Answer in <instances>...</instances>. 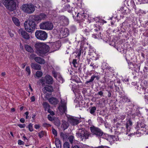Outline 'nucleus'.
Listing matches in <instances>:
<instances>
[{
  "instance_id": "nucleus-1",
  "label": "nucleus",
  "mask_w": 148,
  "mask_h": 148,
  "mask_svg": "<svg viewBox=\"0 0 148 148\" xmlns=\"http://www.w3.org/2000/svg\"><path fill=\"white\" fill-rule=\"evenodd\" d=\"M34 47L36 49V53L42 57L46 56L49 50V46L42 43H36L35 44Z\"/></svg>"
},
{
  "instance_id": "nucleus-2",
  "label": "nucleus",
  "mask_w": 148,
  "mask_h": 148,
  "mask_svg": "<svg viewBox=\"0 0 148 148\" xmlns=\"http://www.w3.org/2000/svg\"><path fill=\"white\" fill-rule=\"evenodd\" d=\"M132 124V121L129 119L127 121L126 124L117 123L116 125V127L118 130H120L121 132H124L125 131V127L127 130V131H129Z\"/></svg>"
},
{
  "instance_id": "nucleus-3",
  "label": "nucleus",
  "mask_w": 148,
  "mask_h": 148,
  "mask_svg": "<svg viewBox=\"0 0 148 148\" xmlns=\"http://www.w3.org/2000/svg\"><path fill=\"white\" fill-rule=\"evenodd\" d=\"M2 2L6 8L10 11L15 9L16 5L14 0H2Z\"/></svg>"
},
{
  "instance_id": "nucleus-4",
  "label": "nucleus",
  "mask_w": 148,
  "mask_h": 148,
  "mask_svg": "<svg viewBox=\"0 0 148 148\" xmlns=\"http://www.w3.org/2000/svg\"><path fill=\"white\" fill-rule=\"evenodd\" d=\"M24 26L25 29L29 32H32L34 30L36 25L35 22L32 20H30L27 24V22L25 21L24 23Z\"/></svg>"
},
{
  "instance_id": "nucleus-5",
  "label": "nucleus",
  "mask_w": 148,
  "mask_h": 148,
  "mask_svg": "<svg viewBox=\"0 0 148 148\" xmlns=\"http://www.w3.org/2000/svg\"><path fill=\"white\" fill-rule=\"evenodd\" d=\"M23 10L28 14L33 13L35 11V6L32 3L23 5L22 6Z\"/></svg>"
},
{
  "instance_id": "nucleus-6",
  "label": "nucleus",
  "mask_w": 148,
  "mask_h": 148,
  "mask_svg": "<svg viewBox=\"0 0 148 148\" xmlns=\"http://www.w3.org/2000/svg\"><path fill=\"white\" fill-rule=\"evenodd\" d=\"M39 26L40 29L43 30H52L53 28V23L49 21L42 22L40 24Z\"/></svg>"
},
{
  "instance_id": "nucleus-7",
  "label": "nucleus",
  "mask_w": 148,
  "mask_h": 148,
  "mask_svg": "<svg viewBox=\"0 0 148 148\" xmlns=\"http://www.w3.org/2000/svg\"><path fill=\"white\" fill-rule=\"evenodd\" d=\"M90 135V133L85 130H81L80 132L76 133V135L77 137L82 141H85L86 139H88Z\"/></svg>"
},
{
  "instance_id": "nucleus-8",
  "label": "nucleus",
  "mask_w": 148,
  "mask_h": 148,
  "mask_svg": "<svg viewBox=\"0 0 148 148\" xmlns=\"http://www.w3.org/2000/svg\"><path fill=\"white\" fill-rule=\"evenodd\" d=\"M91 132L93 135H95L96 137H100L103 134V132L99 128L92 126L90 127Z\"/></svg>"
},
{
  "instance_id": "nucleus-9",
  "label": "nucleus",
  "mask_w": 148,
  "mask_h": 148,
  "mask_svg": "<svg viewBox=\"0 0 148 148\" xmlns=\"http://www.w3.org/2000/svg\"><path fill=\"white\" fill-rule=\"evenodd\" d=\"M35 35L38 39L43 40H46L47 37L46 32L41 30H37L35 33Z\"/></svg>"
},
{
  "instance_id": "nucleus-10",
  "label": "nucleus",
  "mask_w": 148,
  "mask_h": 148,
  "mask_svg": "<svg viewBox=\"0 0 148 148\" xmlns=\"http://www.w3.org/2000/svg\"><path fill=\"white\" fill-rule=\"evenodd\" d=\"M61 99L60 104L59 105L58 109L61 114H63L67 111L66 101L64 99Z\"/></svg>"
},
{
  "instance_id": "nucleus-11",
  "label": "nucleus",
  "mask_w": 148,
  "mask_h": 148,
  "mask_svg": "<svg viewBox=\"0 0 148 148\" xmlns=\"http://www.w3.org/2000/svg\"><path fill=\"white\" fill-rule=\"evenodd\" d=\"M146 127V126L145 124L144 120L142 119V121L139 120L135 128L137 131L140 130L146 131V129L147 128Z\"/></svg>"
},
{
  "instance_id": "nucleus-12",
  "label": "nucleus",
  "mask_w": 148,
  "mask_h": 148,
  "mask_svg": "<svg viewBox=\"0 0 148 148\" xmlns=\"http://www.w3.org/2000/svg\"><path fill=\"white\" fill-rule=\"evenodd\" d=\"M58 20V21L60 23V25L63 26H66L69 23L68 19L64 16H59Z\"/></svg>"
},
{
  "instance_id": "nucleus-13",
  "label": "nucleus",
  "mask_w": 148,
  "mask_h": 148,
  "mask_svg": "<svg viewBox=\"0 0 148 148\" xmlns=\"http://www.w3.org/2000/svg\"><path fill=\"white\" fill-rule=\"evenodd\" d=\"M97 80H99L100 78V77L98 75V73L96 72L95 74L92 75L90 77V79L88 81H86L85 84H86L89 86L90 85L91 83H92L95 78Z\"/></svg>"
},
{
  "instance_id": "nucleus-14",
  "label": "nucleus",
  "mask_w": 148,
  "mask_h": 148,
  "mask_svg": "<svg viewBox=\"0 0 148 148\" xmlns=\"http://www.w3.org/2000/svg\"><path fill=\"white\" fill-rule=\"evenodd\" d=\"M68 121L71 125H77L80 122L79 119L72 116L68 118Z\"/></svg>"
},
{
  "instance_id": "nucleus-15",
  "label": "nucleus",
  "mask_w": 148,
  "mask_h": 148,
  "mask_svg": "<svg viewBox=\"0 0 148 148\" xmlns=\"http://www.w3.org/2000/svg\"><path fill=\"white\" fill-rule=\"evenodd\" d=\"M30 57L31 58L34 59L36 62L39 64H42L45 63V61L43 59L39 57H35V55L34 54H31Z\"/></svg>"
},
{
  "instance_id": "nucleus-16",
  "label": "nucleus",
  "mask_w": 148,
  "mask_h": 148,
  "mask_svg": "<svg viewBox=\"0 0 148 148\" xmlns=\"http://www.w3.org/2000/svg\"><path fill=\"white\" fill-rule=\"evenodd\" d=\"M86 16H85L84 13H78L77 15V20L81 21L79 22V25L82 26L83 24L84 23L83 21L84 20V18H86Z\"/></svg>"
},
{
  "instance_id": "nucleus-17",
  "label": "nucleus",
  "mask_w": 148,
  "mask_h": 148,
  "mask_svg": "<svg viewBox=\"0 0 148 148\" xmlns=\"http://www.w3.org/2000/svg\"><path fill=\"white\" fill-rule=\"evenodd\" d=\"M18 32L24 39L27 40L29 38V36L28 34L23 29H20L18 30Z\"/></svg>"
},
{
  "instance_id": "nucleus-18",
  "label": "nucleus",
  "mask_w": 148,
  "mask_h": 148,
  "mask_svg": "<svg viewBox=\"0 0 148 148\" xmlns=\"http://www.w3.org/2000/svg\"><path fill=\"white\" fill-rule=\"evenodd\" d=\"M43 93L47 95L48 92L51 93L53 91V89L52 86H46L42 89Z\"/></svg>"
},
{
  "instance_id": "nucleus-19",
  "label": "nucleus",
  "mask_w": 148,
  "mask_h": 148,
  "mask_svg": "<svg viewBox=\"0 0 148 148\" xmlns=\"http://www.w3.org/2000/svg\"><path fill=\"white\" fill-rule=\"evenodd\" d=\"M46 83L49 84H52L53 82L52 77L49 75H47L45 77Z\"/></svg>"
},
{
  "instance_id": "nucleus-20",
  "label": "nucleus",
  "mask_w": 148,
  "mask_h": 148,
  "mask_svg": "<svg viewBox=\"0 0 148 148\" xmlns=\"http://www.w3.org/2000/svg\"><path fill=\"white\" fill-rule=\"evenodd\" d=\"M92 32H95V33L93 35V36H95L94 37L95 38L99 39H102V35L101 34V33L99 32V30L98 31V30H97L96 29H92Z\"/></svg>"
},
{
  "instance_id": "nucleus-21",
  "label": "nucleus",
  "mask_w": 148,
  "mask_h": 148,
  "mask_svg": "<svg viewBox=\"0 0 148 148\" xmlns=\"http://www.w3.org/2000/svg\"><path fill=\"white\" fill-rule=\"evenodd\" d=\"M49 102L51 104L55 105L58 103L59 101L55 97H51L48 99Z\"/></svg>"
},
{
  "instance_id": "nucleus-22",
  "label": "nucleus",
  "mask_w": 148,
  "mask_h": 148,
  "mask_svg": "<svg viewBox=\"0 0 148 148\" xmlns=\"http://www.w3.org/2000/svg\"><path fill=\"white\" fill-rule=\"evenodd\" d=\"M31 66L32 69L36 70H40L41 67L40 64L34 63H32L31 64Z\"/></svg>"
},
{
  "instance_id": "nucleus-23",
  "label": "nucleus",
  "mask_w": 148,
  "mask_h": 148,
  "mask_svg": "<svg viewBox=\"0 0 148 148\" xmlns=\"http://www.w3.org/2000/svg\"><path fill=\"white\" fill-rule=\"evenodd\" d=\"M69 125L68 123L64 120L62 121V124L61 127L63 128L64 130L66 129L69 127Z\"/></svg>"
},
{
  "instance_id": "nucleus-24",
  "label": "nucleus",
  "mask_w": 148,
  "mask_h": 148,
  "mask_svg": "<svg viewBox=\"0 0 148 148\" xmlns=\"http://www.w3.org/2000/svg\"><path fill=\"white\" fill-rule=\"evenodd\" d=\"M60 136L63 140H66L68 137L67 134L62 132L60 134Z\"/></svg>"
},
{
  "instance_id": "nucleus-25",
  "label": "nucleus",
  "mask_w": 148,
  "mask_h": 148,
  "mask_svg": "<svg viewBox=\"0 0 148 148\" xmlns=\"http://www.w3.org/2000/svg\"><path fill=\"white\" fill-rule=\"evenodd\" d=\"M12 20L13 23L16 26H18L20 25V22L18 18L13 17L12 18Z\"/></svg>"
},
{
  "instance_id": "nucleus-26",
  "label": "nucleus",
  "mask_w": 148,
  "mask_h": 148,
  "mask_svg": "<svg viewBox=\"0 0 148 148\" xmlns=\"http://www.w3.org/2000/svg\"><path fill=\"white\" fill-rule=\"evenodd\" d=\"M43 105L45 111H47L50 108V105L46 102H44Z\"/></svg>"
},
{
  "instance_id": "nucleus-27",
  "label": "nucleus",
  "mask_w": 148,
  "mask_h": 148,
  "mask_svg": "<svg viewBox=\"0 0 148 148\" xmlns=\"http://www.w3.org/2000/svg\"><path fill=\"white\" fill-rule=\"evenodd\" d=\"M122 100L124 103L130 102V99L126 96H124L122 97Z\"/></svg>"
},
{
  "instance_id": "nucleus-28",
  "label": "nucleus",
  "mask_w": 148,
  "mask_h": 148,
  "mask_svg": "<svg viewBox=\"0 0 148 148\" xmlns=\"http://www.w3.org/2000/svg\"><path fill=\"white\" fill-rule=\"evenodd\" d=\"M26 50L28 52L30 53H32L34 52L33 49L28 45H26L25 46Z\"/></svg>"
},
{
  "instance_id": "nucleus-29",
  "label": "nucleus",
  "mask_w": 148,
  "mask_h": 148,
  "mask_svg": "<svg viewBox=\"0 0 148 148\" xmlns=\"http://www.w3.org/2000/svg\"><path fill=\"white\" fill-rule=\"evenodd\" d=\"M71 7L70 5L69 4H67L65 5L64 8L65 10H67L69 12H71V10L69 9Z\"/></svg>"
},
{
  "instance_id": "nucleus-30",
  "label": "nucleus",
  "mask_w": 148,
  "mask_h": 148,
  "mask_svg": "<svg viewBox=\"0 0 148 148\" xmlns=\"http://www.w3.org/2000/svg\"><path fill=\"white\" fill-rule=\"evenodd\" d=\"M54 123L55 125L57 126H59L60 125V121L59 119H56L54 120Z\"/></svg>"
},
{
  "instance_id": "nucleus-31",
  "label": "nucleus",
  "mask_w": 148,
  "mask_h": 148,
  "mask_svg": "<svg viewBox=\"0 0 148 148\" xmlns=\"http://www.w3.org/2000/svg\"><path fill=\"white\" fill-rule=\"evenodd\" d=\"M96 110V108L95 106L92 107L90 110V113L92 114H94V113Z\"/></svg>"
},
{
  "instance_id": "nucleus-32",
  "label": "nucleus",
  "mask_w": 148,
  "mask_h": 148,
  "mask_svg": "<svg viewBox=\"0 0 148 148\" xmlns=\"http://www.w3.org/2000/svg\"><path fill=\"white\" fill-rule=\"evenodd\" d=\"M42 75V72L40 71H37L36 72V76L38 78L41 77Z\"/></svg>"
},
{
  "instance_id": "nucleus-33",
  "label": "nucleus",
  "mask_w": 148,
  "mask_h": 148,
  "mask_svg": "<svg viewBox=\"0 0 148 148\" xmlns=\"http://www.w3.org/2000/svg\"><path fill=\"white\" fill-rule=\"evenodd\" d=\"M39 16V18H40L41 20L47 17V15L44 13H41Z\"/></svg>"
},
{
  "instance_id": "nucleus-34",
  "label": "nucleus",
  "mask_w": 148,
  "mask_h": 148,
  "mask_svg": "<svg viewBox=\"0 0 148 148\" xmlns=\"http://www.w3.org/2000/svg\"><path fill=\"white\" fill-rule=\"evenodd\" d=\"M63 148H70V145L68 142H65L63 145Z\"/></svg>"
},
{
  "instance_id": "nucleus-35",
  "label": "nucleus",
  "mask_w": 148,
  "mask_h": 148,
  "mask_svg": "<svg viewBox=\"0 0 148 148\" xmlns=\"http://www.w3.org/2000/svg\"><path fill=\"white\" fill-rule=\"evenodd\" d=\"M68 139L71 143L72 144L73 142V141L74 139V137L72 135L70 136L68 138Z\"/></svg>"
},
{
  "instance_id": "nucleus-36",
  "label": "nucleus",
  "mask_w": 148,
  "mask_h": 148,
  "mask_svg": "<svg viewBox=\"0 0 148 148\" xmlns=\"http://www.w3.org/2000/svg\"><path fill=\"white\" fill-rule=\"evenodd\" d=\"M28 128L30 132H32L33 131V124L32 123H30L29 124Z\"/></svg>"
},
{
  "instance_id": "nucleus-37",
  "label": "nucleus",
  "mask_w": 148,
  "mask_h": 148,
  "mask_svg": "<svg viewBox=\"0 0 148 148\" xmlns=\"http://www.w3.org/2000/svg\"><path fill=\"white\" fill-rule=\"evenodd\" d=\"M45 79L44 78H41L40 79V82L42 84V86H43L45 84Z\"/></svg>"
},
{
  "instance_id": "nucleus-38",
  "label": "nucleus",
  "mask_w": 148,
  "mask_h": 148,
  "mask_svg": "<svg viewBox=\"0 0 148 148\" xmlns=\"http://www.w3.org/2000/svg\"><path fill=\"white\" fill-rule=\"evenodd\" d=\"M44 135V132L43 131L40 132L38 133V136L40 138L42 137Z\"/></svg>"
},
{
  "instance_id": "nucleus-39",
  "label": "nucleus",
  "mask_w": 148,
  "mask_h": 148,
  "mask_svg": "<svg viewBox=\"0 0 148 148\" xmlns=\"http://www.w3.org/2000/svg\"><path fill=\"white\" fill-rule=\"evenodd\" d=\"M26 71L28 73V75H29L31 74V70L29 66H27L26 67Z\"/></svg>"
},
{
  "instance_id": "nucleus-40",
  "label": "nucleus",
  "mask_w": 148,
  "mask_h": 148,
  "mask_svg": "<svg viewBox=\"0 0 148 148\" xmlns=\"http://www.w3.org/2000/svg\"><path fill=\"white\" fill-rule=\"evenodd\" d=\"M42 126L44 127H49L51 126V125L50 124L46 123H44L43 124Z\"/></svg>"
},
{
  "instance_id": "nucleus-41",
  "label": "nucleus",
  "mask_w": 148,
  "mask_h": 148,
  "mask_svg": "<svg viewBox=\"0 0 148 148\" xmlns=\"http://www.w3.org/2000/svg\"><path fill=\"white\" fill-rule=\"evenodd\" d=\"M17 125L21 128H24L25 127V124H17Z\"/></svg>"
},
{
  "instance_id": "nucleus-42",
  "label": "nucleus",
  "mask_w": 148,
  "mask_h": 148,
  "mask_svg": "<svg viewBox=\"0 0 148 148\" xmlns=\"http://www.w3.org/2000/svg\"><path fill=\"white\" fill-rule=\"evenodd\" d=\"M52 133L55 136H57V132L56 130L54 129L53 128L52 130Z\"/></svg>"
},
{
  "instance_id": "nucleus-43",
  "label": "nucleus",
  "mask_w": 148,
  "mask_h": 148,
  "mask_svg": "<svg viewBox=\"0 0 148 148\" xmlns=\"http://www.w3.org/2000/svg\"><path fill=\"white\" fill-rule=\"evenodd\" d=\"M70 29L71 30L72 32H74L76 31V28L73 25L71 26V27H70Z\"/></svg>"
},
{
  "instance_id": "nucleus-44",
  "label": "nucleus",
  "mask_w": 148,
  "mask_h": 148,
  "mask_svg": "<svg viewBox=\"0 0 148 148\" xmlns=\"http://www.w3.org/2000/svg\"><path fill=\"white\" fill-rule=\"evenodd\" d=\"M55 143L56 145H59V144H61L60 140L59 139L57 138L56 139Z\"/></svg>"
},
{
  "instance_id": "nucleus-45",
  "label": "nucleus",
  "mask_w": 148,
  "mask_h": 148,
  "mask_svg": "<svg viewBox=\"0 0 148 148\" xmlns=\"http://www.w3.org/2000/svg\"><path fill=\"white\" fill-rule=\"evenodd\" d=\"M90 66H92V69H95L97 67V66H96V65H94V63H93L92 62H91L90 65Z\"/></svg>"
},
{
  "instance_id": "nucleus-46",
  "label": "nucleus",
  "mask_w": 148,
  "mask_h": 148,
  "mask_svg": "<svg viewBox=\"0 0 148 148\" xmlns=\"http://www.w3.org/2000/svg\"><path fill=\"white\" fill-rule=\"evenodd\" d=\"M47 111L49 113H50V114L51 115H54V112L53 111H52L50 108L47 110Z\"/></svg>"
},
{
  "instance_id": "nucleus-47",
  "label": "nucleus",
  "mask_w": 148,
  "mask_h": 148,
  "mask_svg": "<svg viewBox=\"0 0 148 148\" xmlns=\"http://www.w3.org/2000/svg\"><path fill=\"white\" fill-rule=\"evenodd\" d=\"M34 20L37 21H39L41 20V19L39 18V16H36L34 18Z\"/></svg>"
},
{
  "instance_id": "nucleus-48",
  "label": "nucleus",
  "mask_w": 148,
  "mask_h": 148,
  "mask_svg": "<svg viewBox=\"0 0 148 148\" xmlns=\"http://www.w3.org/2000/svg\"><path fill=\"white\" fill-rule=\"evenodd\" d=\"M48 118L49 120L51 121H52L53 120V118L51 117L49 115L48 116Z\"/></svg>"
},
{
  "instance_id": "nucleus-49",
  "label": "nucleus",
  "mask_w": 148,
  "mask_h": 148,
  "mask_svg": "<svg viewBox=\"0 0 148 148\" xmlns=\"http://www.w3.org/2000/svg\"><path fill=\"white\" fill-rule=\"evenodd\" d=\"M144 92V94H145L147 92L146 91L147 87H143L142 88Z\"/></svg>"
},
{
  "instance_id": "nucleus-50",
  "label": "nucleus",
  "mask_w": 148,
  "mask_h": 148,
  "mask_svg": "<svg viewBox=\"0 0 148 148\" xmlns=\"http://www.w3.org/2000/svg\"><path fill=\"white\" fill-rule=\"evenodd\" d=\"M81 49H79V50H78V52L77 53V56H78L79 57L81 55Z\"/></svg>"
},
{
  "instance_id": "nucleus-51",
  "label": "nucleus",
  "mask_w": 148,
  "mask_h": 148,
  "mask_svg": "<svg viewBox=\"0 0 148 148\" xmlns=\"http://www.w3.org/2000/svg\"><path fill=\"white\" fill-rule=\"evenodd\" d=\"M116 91L119 92V87L116 85H114Z\"/></svg>"
},
{
  "instance_id": "nucleus-52",
  "label": "nucleus",
  "mask_w": 148,
  "mask_h": 148,
  "mask_svg": "<svg viewBox=\"0 0 148 148\" xmlns=\"http://www.w3.org/2000/svg\"><path fill=\"white\" fill-rule=\"evenodd\" d=\"M40 126L39 124H36L34 125V127L36 129H38L40 127Z\"/></svg>"
},
{
  "instance_id": "nucleus-53",
  "label": "nucleus",
  "mask_w": 148,
  "mask_h": 148,
  "mask_svg": "<svg viewBox=\"0 0 148 148\" xmlns=\"http://www.w3.org/2000/svg\"><path fill=\"white\" fill-rule=\"evenodd\" d=\"M107 91L108 92V97H111L112 96V94L111 93L110 91V90H107Z\"/></svg>"
},
{
  "instance_id": "nucleus-54",
  "label": "nucleus",
  "mask_w": 148,
  "mask_h": 148,
  "mask_svg": "<svg viewBox=\"0 0 148 148\" xmlns=\"http://www.w3.org/2000/svg\"><path fill=\"white\" fill-rule=\"evenodd\" d=\"M97 94L101 96H103V92L102 91H100L98 92Z\"/></svg>"
},
{
  "instance_id": "nucleus-55",
  "label": "nucleus",
  "mask_w": 148,
  "mask_h": 148,
  "mask_svg": "<svg viewBox=\"0 0 148 148\" xmlns=\"http://www.w3.org/2000/svg\"><path fill=\"white\" fill-rule=\"evenodd\" d=\"M72 64H76L77 65V61L76 59L73 60V62H72Z\"/></svg>"
},
{
  "instance_id": "nucleus-56",
  "label": "nucleus",
  "mask_w": 148,
  "mask_h": 148,
  "mask_svg": "<svg viewBox=\"0 0 148 148\" xmlns=\"http://www.w3.org/2000/svg\"><path fill=\"white\" fill-rule=\"evenodd\" d=\"M110 138H111L114 140V139L116 138L115 136L113 135H110Z\"/></svg>"
},
{
  "instance_id": "nucleus-57",
  "label": "nucleus",
  "mask_w": 148,
  "mask_h": 148,
  "mask_svg": "<svg viewBox=\"0 0 148 148\" xmlns=\"http://www.w3.org/2000/svg\"><path fill=\"white\" fill-rule=\"evenodd\" d=\"M23 141H21V140H18V144L19 145H21L23 144Z\"/></svg>"
},
{
  "instance_id": "nucleus-58",
  "label": "nucleus",
  "mask_w": 148,
  "mask_h": 148,
  "mask_svg": "<svg viewBox=\"0 0 148 148\" xmlns=\"http://www.w3.org/2000/svg\"><path fill=\"white\" fill-rule=\"evenodd\" d=\"M20 121L22 123H24L25 122V119L24 118H21L20 119Z\"/></svg>"
},
{
  "instance_id": "nucleus-59",
  "label": "nucleus",
  "mask_w": 148,
  "mask_h": 148,
  "mask_svg": "<svg viewBox=\"0 0 148 148\" xmlns=\"http://www.w3.org/2000/svg\"><path fill=\"white\" fill-rule=\"evenodd\" d=\"M31 99L32 102H34L35 101V98L34 96L32 97H31Z\"/></svg>"
},
{
  "instance_id": "nucleus-60",
  "label": "nucleus",
  "mask_w": 148,
  "mask_h": 148,
  "mask_svg": "<svg viewBox=\"0 0 148 148\" xmlns=\"http://www.w3.org/2000/svg\"><path fill=\"white\" fill-rule=\"evenodd\" d=\"M57 148H61V144H59V145H56Z\"/></svg>"
},
{
  "instance_id": "nucleus-61",
  "label": "nucleus",
  "mask_w": 148,
  "mask_h": 148,
  "mask_svg": "<svg viewBox=\"0 0 148 148\" xmlns=\"http://www.w3.org/2000/svg\"><path fill=\"white\" fill-rule=\"evenodd\" d=\"M95 72V71H94V70H91V71H90V72L91 73H89L88 74V75H91L92 74V73L93 74H94V73H93V72Z\"/></svg>"
},
{
  "instance_id": "nucleus-62",
  "label": "nucleus",
  "mask_w": 148,
  "mask_h": 148,
  "mask_svg": "<svg viewBox=\"0 0 148 148\" xmlns=\"http://www.w3.org/2000/svg\"><path fill=\"white\" fill-rule=\"evenodd\" d=\"M26 65V64L25 63H23L22 65V67L23 69H24Z\"/></svg>"
},
{
  "instance_id": "nucleus-63",
  "label": "nucleus",
  "mask_w": 148,
  "mask_h": 148,
  "mask_svg": "<svg viewBox=\"0 0 148 148\" xmlns=\"http://www.w3.org/2000/svg\"><path fill=\"white\" fill-rule=\"evenodd\" d=\"M88 123L90 125V126L92 125V123L91 122V121L90 120H89L88 121Z\"/></svg>"
},
{
  "instance_id": "nucleus-64",
  "label": "nucleus",
  "mask_w": 148,
  "mask_h": 148,
  "mask_svg": "<svg viewBox=\"0 0 148 148\" xmlns=\"http://www.w3.org/2000/svg\"><path fill=\"white\" fill-rule=\"evenodd\" d=\"M85 32H89L90 31L89 30H88V29H86L85 30H84Z\"/></svg>"
}]
</instances>
